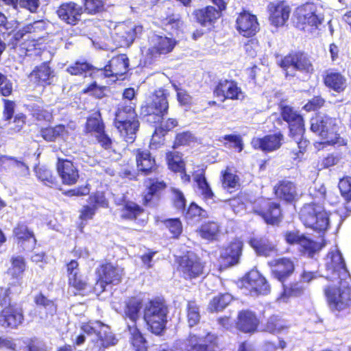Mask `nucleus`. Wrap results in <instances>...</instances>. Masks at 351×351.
<instances>
[{
  "label": "nucleus",
  "mask_w": 351,
  "mask_h": 351,
  "mask_svg": "<svg viewBox=\"0 0 351 351\" xmlns=\"http://www.w3.org/2000/svg\"><path fill=\"white\" fill-rule=\"evenodd\" d=\"M311 130L321 138V144L326 145H343L345 140L337 134V120L326 114H319L311 119Z\"/></svg>",
  "instance_id": "f257e3e1"
},
{
  "label": "nucleus",
  "mask_w": 351,
  "mask_h": 351,
  "mask_svg": "<svg viewBox=\"0 0 351 351\" xmlns=\"http://www.w3.org/2000/svg\"><path fill=\"white\" fill-rule=\"evenodd\" d=\"M141 308V300L139 298H132L126 302L124 309L125 319L130 321V323L128 322L130 341L136 351H147L146 341L136 326Z\"/></svg>",
  "instance_id": "f03ea898"
},
{
  "label": "nucleus",
  "mask_w": 351,
  "mask_h": 351,
  "mask_svg": "<svg viewBox=\"0 0 351 351\" xmlns=\"http://www.w3.org/2000/svg\"><path fill=\"white\" fill-rule=\"evenodd\" d=\"M299 216L305 226L319 232H326L330 225L329 214L321 204L311 203L304 205Z\"/></svg>",
  "instance_id": "7ed1b4c3"
},
{
  "label": "nucleus",
  "mask_w": 351,
  "mask_h": 351,
  "mask_svg": "<svg viewBox=\"0 0 351 351\" xmlns=\"http://www.w3.org/2000/svg\"><path fill=\"white\" fill-rule=\"evenodd\" d=\"M114 125L121 134V136L128 143L134 142L136 132L139 127L137 114L133 110V106L121 105L118 107Z\"/></svg>",
  "instance_id": "20e7f679"
},
{
  "label": "nucleus",
  "mask_w": 351,
  "mask_h": 351,
  "mask_svg": "<svg viewBox=\"0 0 351 351\" xmlns=\"http://www.w3.org/2000/svg\"><path fill=\"white\" fill-rule=\"evenodd\" d=\"M148 46L141 48V53L145 64H151L161 56L171 53L176 45V40L171 37L152 34L148 39Z\"/></svg>",
  "instance_id": "39448f33"
},
{
  "label": "nucleus",
  "mask_w": 351,
  "mask_h": 351,
  "mask_svg": "<svg viewBox=\"0 0 351 351\" xmlns=\"http://www.w3.org/2000/svg\"><path fill=\"white\" fill-rule=\"evenodd\" d=\"M294 17L298 27L311 32L318 29L324 19L322 8L309 3L298 7Z\"/></svg>",
  "instance_id": "423d86ee"
},
{
  "label": "nucleus",
  "mask_w": 351,
  "mask_h": 351,
  "mask_svg": "<svg viewBox=\"0 0 351 351\" xmlns=\"http://www.w3.org/2000/svg\"><path fill=\"white\" fill-rule=\"evenodd\" d=\"M81 328L88 335H95L96 339H92L95 343L92 348L93 351L104 350L117 343V339L110 331L109 326L101 322L93 321L83 324Z\"/></svg>",
  "instance_id": "0eeeda50"
},
{
  "label": "nucleus",
  "mask_w": 351,
  "mask_h": 351,
  "mask_svg": "<svg viewBox=\"0 0 351 351\" xmlns=\"http://www.w3.org/2000/svg\"><path fill=\"white\" fill-rule=\"evenodd\" d=\"M167 308L162 301L154 300L145 304L143 318L149 330L160 335L167 323Z\"/></svg>",
  "instance_id": "6e6552de"
},
{
  "label": "nucleus",
  "mask_w": 351,
  "mask_h": 351,
  "mask_svg": "<svg viewBox=\"0 0 351 351\" xmlns=\"http://www.w3.org/2000/svg\"><path fill=\"white\" fill-rule=\"evenodd\" d=\"M331 281L332 285L325 289V294L330 308L341 311L351 304V289L347 280Z\"/></svg>",
  "instance_id": "1a4fd4ad"
},
{
  "label": "nucleus",
  "mask_w": 351,
  "mask_h": 351,
  "mask_svg": "<svg viewBox=\"0 0 351 351\" xmlns=\"http://www.w3.org/2000/svg\"><path fill=\"white\" fill-rule=\"evenodd\" d=\"M326 273L323 276L330 280H346L350 274L339 250L335 247L324 259Z\"/></svg>",
  "instance_id": "9d476101"
},
{
  "label": "nucleus",
  "mask_w": 351,
  "mask_h": 351,
  "mask_svg": "<svg viewBox=\"0 0 351 351\" xmlns=\"http://www.w3.org/2000/svg\"><path fill=\"white\" fill-rule=\"evenodd\" d=\"M143 29V26L132 22L121 23L114 27L112 38L117 47H128L142 34Z\"/></svg>",
  "instance_id": "9b49d317"
},
{
  "label": "nucleus",
  "mask_w": 351,
  "mask_h": 351,
  "mask_svg": "<svg viewBox=\"0 0 351 351\" xmlns=\"http://www.w3.org/2000/svg\"><path fill=\"white\" fill-rule=\"evenodd\" d=\"M280 66L285 71L287 76L292 77L295 75L296 71L310 73L313 70L307 55L301 52L292 53L285 56Z\"/></svg>",
  "instance_id": "f8f14e48"
},
{
  "label": "nucleus",
  "mask_w": 351,
  "mask_h": 351,
  "mask_svg": "<svg viewBox=\"0 0 351 351\" xmlns=\"http://www.w3.org/2000/svg\"><path fill=\"white\" fill-rule=\"evenodd\" d=\"M128 58L125 54H120L112 58L104 69L97 71L96 75L101 78H108L106 84H110L121 79L128 71Z\"/></svg>",
  "instance_id": "ddd939ff"
},
{
  "label": "nucleus",
  "mask_w": 351,
  "mask_h": 351,
  "mask_svg": "<svg viewBox=\"0 0 351 351\" xmlns=\"http://www.w3.org/2000/svg\"><path fill=\"white\" fill-rule=\"evenodd\" d=\"M169 104L165 90H156L153 95L152 101L141 108V113L144 116L154 117V122L161 121L163 115L167 112Z\"/></svg>",
  "instance_id": "4468645a"
},
{
  "label": "nucleus",
  "mask_w": 351,
  "mask_h": 351,
  "mask_svg": "<svg viewBox=\"0 0 351 351\" xmlns=\"http://www.w3.org/2000/svg\"><path fill=\"white\" fill-rule=\"evenodd\" d=\"M178 263V270L186 279L196 278L204 274V265L193 253L180 257Z\"/></svg>",
  "instance_id": "2eb2a0df"
},
{
  "label": "nucleus",
  "mask_w": 351,
  "mask_h": 351,
  "mask_svg": "<svg viewBox=\"0 0 351 351\" xmlns=\"http://www.w3.org/2000/svg\"><path fill=\"white\" fill-rule=\"evenodd\" d=\"M243 285L252 295H266L270 291V286L267 281L256 270H252L245 276L243 280Z\"/></svg>",
  "instance_id": "dca6fc26"
},
{
  "label": "nucleus",
  "mask_w": 351,
  "mask_h": 351,
  "mask_svg": "<svg viewBox=\"0 0 351 351\" xmlns=\"http://www.w3.org/2000/svg\"><path fill=\"white\" fill-rule=\"evenodd\" d=\"M123 275V269L106 264L101 267L100 278L94 288L95 292H102L107 285H117L120 282Z\"/></svg>",
  "instance_id": "f3484780"
},
{
  "label": "nucleus",
  "mask_w": 351,
  "mask_h": 351,
  "mask_svg": "<svg viewBox=\"0 0 351 351\" xmlns=\"http://www.w3.org/2000/svg\"><path fill=\"white\" fill-rule=\"evenodd\" d=\"M215 95L223 101L226 99L242 100L244 93L237 82L232 80H220L214 90Z\"/></svg>",
  "instance_id": "a211bd4d"
},
{
  "label": "nucleus",
  "mask_w": 351,
  "mask_h": 351,
  "mask_svg": "<svg viewBox=\"0 0 351 351\" xmlns=\"http://www.w3.org/2000/svg\"><path fill=\"white\" fill-rule=\"evenodd\" d=\"M236 28L240 34L251 37L259 29V24L255 15L247 12L240 13L236 21Z\"/></svg>",
  "instance_id": "6ab92c4d"
},
{
  "label": "nucleus",
  "mask_w": 351,
  "mask_h": 351,
  "mask_svg": "<svg viewBox=\"0 0 351 351\" xmlns=\"http://www.w3.org/2000/svg\"><path fill=\"white\" fill-rule=\"evenodd\" d=\"M78 265L75 261H71L67 265L69 285L80 292L90 291L91 287L87 282L86 277L80 273Z\"/></svg>",
  "instance_id": "aec40b11"
},
{
  "label": "nucleus",
  "mask_w": 351,
  "mask_h": 351,
  "mask_svg": "<svg viewBox=\"0 0 351 351\" xmlns=\"http://www.w3.org/2000/svg\"><path fill=\"white\" fill-rule=\"evenodd\" d=\"M258 204L260 208H256L255 211L263 217L267 223L274 224L279 221L281 215L280 205L269 199H261Z\"/></svg>",
  "instance_id": "412c9836"
},
{
  "label": "nucleus",
  "mask_w": 351,
  "mask_h": 351,
  "mask_svg": "<svg viewBox=\"0 0 351 351\" xmlns=\"http://www.w3.org/2000/svg\"><path fill=\"white\" fill-rule=\"evenodd\" d=\"M23 315L21 307L9 305L0 314V325L3 327L16 328L23 323Z\"/></svg>",
  "instance_id": "4be33fe9"
},
{
  "label": "nucleus",
  "mask_w": 351,
  "mask_h": 351,
  "mask_svg": "<svg viewBox=\"0 0 351 351\" xmlns=\"http://www.w3.org/2000/svg\"><path fill=\"white\" fill-rule=\"evenodd\" d=\"M283 135L280 132L265 136L263 138H254L252 146L256 149L271 152L279 149L282 143Z\"/></svg>",
  "instance_id": "5701e85b"
},
{
  "label": "nucleus",
  "mask_w": 351,
  "mask_h": 351,
  "mask_svg": "<svg viewBox=\"0 0 351 351\" xmlns=\"http://www.w3.org/2000/svg\"><path fill=\"white\" fill-rule=\"evenodd\" d=\"M57 14L64 23L75 25L80 20L82 7L74 2L64 3L58 8Z\"/></svg>",
  "instance_id": "b1692460"
},
{
  "label": "nucleus",
  "mask_w": 351,
  "mask_h": 351,
  "mask_svg": "<svg viewBox=\"0 0 351 351\" xmlns=\"http://www.w3.org/2000/svg\"><path fill=\"white\" fill-rule=\"evenodd\" d=\"M285 239L287 242L290 244L300 245L303 248L304 251L311 256H313L316 251L321 249V246L319 243L304 236L297 230L287 232L285 234Z\"/></svg>",
  "instance_id": "393cba45"
},
{
  "label": "nucleus",
  "mask_w": 351,
  "mask_h": 351,
  "mask_svg": "<svg viewBox=\"0 0 351 351\" xmlns=\"http://www.w3.org/2000/svg\"><path fill=\"white\" fill-rule=\"evenodd\" d=\"M271 23L278 27L283 25L289 17L291 8L285 1L271 2L268 5Z\"/></svg>",
  "instance_id": "a878e982"
},
{
  "label": "nucleus",
  "mask_w": 351,
  "mask_h": 351,
  "mask_svg": "<svg viewBox=\"0 0 351 351\" xmlns=\"http://www.w3.org/2000/svg\"><path fill=\"white\" fill-rule=\"evenodd\" d=\"M281 115L289 125L291 135H301L304 133V123L302 117L289 106L282 108Z\"/></svg>",
  "instance_id": "bb28decb"
},
{
  "label": "nucleus",
  "mask_w": 351,
  "mask_h": 351,
  "mask_svg": "<svg viewBox=\"0 0 351 351\" xmlns=\"http://www.w3.org/2000/svg\"><path fill=\"white\" fill-rule=\"evenodd\" d=\"M56 167L63 184L72 185L77 182L79 178L78 170L71 161L58 158Z\"/></svg>",
  "instance_id": "cd10ccee"
},
{
  "label": "nucleus",
  "mask_w": 351,
  "mask_h": 351,
  "mask_svg": "<svg viewBox=\"0 0 351 351\" xmlns=\"http://www.w3.org/2000/svg\"><path fill=\"white\" fill-rule=\"evenodd\" d=\"M17 243L25 250H31L36 244V239L32 230L24 223H19L13 230Z\"/></svg>",
  "instance_id": "c85d7f7f"
},
{
  "label": "nucleus",
  "mask_w": 351,
  "mask_h": 351,
  "mask_svg": "<svg viewBox=\"0 0 351 351\" xmlns=\"http://www.w3.org/2000/svg\"><path fill=\"white\" fill-rule=\"evenodd\" d=\"M193 15L196 21L204 27H211L221 17V12L213 6L206 7L194 10Z\"/></svg>",
  "instance_id": "c756f323"
},
{
  "label": "nucleus",
  "mask_w": 351,
  "mask_h": 351,
  "mask_svg": "<svg viewBox=\"0 0 351 351\" xmlns=\"http://www.w3.org/2000/svg\"><path fill=\"white\" fill-rule=\"evenodd\" d=\"M117 205L120 206V217L122 219L132 220L140 216L143 210L136 203L126 199L125 195H117L114 198Z\"/></svg>",
  "instance_id": "7c9ffc66"
},
{
  "label": "nucleus",
  "mask_w": 351,
  "mask_h": 351,
  "mask_svg": "<svg viewBox=\"0 0 351 351\" xmlns=\"http://www.w3.org/2000/svg\"><path fill=\"white\" fill-rule=\"evenodd\" d=\"M145 183L147 189L143 197L144 204L154 206L159 199L160 192L166 187V184L158 178H149Z\"/></svg>",
  "instance_id": "2f4dec72"
},
{
  "label": "nucleus",
  "mask_w": 351,
  "mask_h": 351,
  "mask_svg": "<svg viewBox=\"0 0 351 351\" xmlns=\"http://www.w3.org/2000/svg\"><path fill=\"white\" fill-rule=\"evenodd\" d=\"M271 272L274 276L279 281L283 282L284 280L291 274L294 270L293 262L286 258L274 260L269 263Z\"/></svg>",
  "instance_id": "473e14b6"
},
{
  "label": "nucleus",
  "mask_w": 351,
  "mask_h": 351,
  "mask_svg": "<svg viewBox=\"0 0 351 351\" xmlns=\"http://www.w3.org/2000/svg\"><path fill=\"white\" fill-rule=\"evenodd\" d=\"M251 247L257 254L264 256H273L278 254L276 244L265 237L252 238L249 241Z\"/></svg>",
  "instance_id": "72a5a7b5"
},
{
  "label": "nucleus",
  "mask_w": 351,
  "mask_h": 351,
  "mask_svg": "<svg viewBox=\"0 0 351 351\" xmlns=\"http://www.w3.org/2000/svg\"><path fill=\"white\" fill-rule=\"evenodd\" d=\"M75 126L71 123L67 125H58L54 128H47L41 130V135L47 141H53L58 137L66 140L68 136L75 130Z\"/></svg>",
  "instance_id": "f704fd0d"
},
{
  "label": "nucleus",
  "mask_w": 351,
  "mask_h": 351,
  "mask_svg": "<svg viewBox=\"0 0 351 351\" xmlns=\"http://www.w3.org/2000/svg\"><path fill=\"white\" fill-rule=\"evenodd\" d=\"M237 328L246 333L254 332L259 324L256 315L250 311H241L238 315Z\"/></svg>",
  "instance_id": "c9c22d12"
},
{
  "label": "nucleus",
  "mask_w": 351,
  "mask_h": 351,
  "mask_svg": "<svg viewBox=\"0 0 351 351\" xmlns=\"http://www.w3.org/2000/svg\"><path fill=\"white\" fill-rule=\"evenodd\" d=\"M243 242L239 239H234L230 245L223 249L221 257L230 265H234L239 262L241 255Z\"/></svg>",
  "instance_id": "e433bc0d"
},
{
  "label": "nucleus",
  "mask_w": 351,
  "mask_h": 351,
  "mask_svg": "<svg viewBox=\"0 0 351 351\" xmlns=\"http://www.w3.org/2000/svg\"><path fill=\"white\" fill-rule=\"evenodd\" d=\"M136 160L138 171L147 174L155 167V160L147 150L138 149L136 151Z\"/></svg>",
  "instance_id": "4c0bfd02"
},
{
  "label": "nucleus",
  "mask_w": 351,
  "mask_h": 351,
  "mask_svg": "<svg viewBox=\"0 0 351 351\" xmlns=\"http://www.w3.org/2000/svg\"><path fill=\"white\" fill-rule=\"evenodd\" d=\"M275 193L279 198L287 202H293L297 196L295 185L288 180L280 182L275 187Z\"/></svg>",
  "instance_id": "58836bf2"
},
{
  "label": "nucleus",
  "mask_w": 351,
  "mask_h": 351,
  "mask_svg": "<svg viewBox=\"0 0 351 351\" xmlns=\"http://www.w3.org/2000/svg\"><path fill=\"white\" fill-rule=\"evenodd\" d=\"M52 77V71L47 63H43L36 67L29 74L31 81L36 84H49L50 78Z\"/></svg>",
  "instance_id": "ea45409f"
},
{
  "label": "nucleus",
  "mask_w": 351,
  "mask_h": 351,
  "mask_svg": "<svg viewBox=\"0 0 351 351\" xmlns=\"http://www.w3.org/2000/svg\"><path fill=\"white\" fill-rule=\"evenodd\" d=\"M325 84L337 92H341L346 87V79L339 73H328L324 79Z\"/></svg>",
  "instance_id": "a19ab883"
},
{
  "label": "nucleus",
  "mask_w": 351,
  "mask_h": 351,
  "mask_svg": "<svg viewBox=\"0 0 351 351\" xmlns=\"http://www.w3.org/2000/svg\"><path fill=\"white\" fill-rule=\"evenodd\" d=\"M287 328V322L279 316L270 317L264 325L263 330L272 334L279 333Z\"/></svg>",
  "instance_id": "79ce46f5"
},
{
  "label": "nucleus",
  "mask_w": 351,
  "mask_h": 351,
  "mask_svg": "<svg viewBox=\"0 0 351 351\" xmlns=\"http://www.w3.org/2000/svg\"><path fill=\"white\" fill-rule=\"evenodd\" d=\"M47 23L43 20L36 21L23 27L21 29L14 34V38L19 40L26 34L40 33L46 29Z\"/></svg>",
  "instance_id": "37998d69"
},
{
  "label": "nucleus",
  "mask_w": 351,
  "mask_h": 351,
  "mask_svg": "<svg viewBox=\"0 0 351 351\" xmlns=\"http://www.w3.org/2000/svg\"><path fill=\"white\" fill-rule=\"evenodd\" d=\"M17 341L25 345L24 351H48L46 343L36 337L17 339Z\"/></svg>",
  "instance_id": "c03bdc74"
},
{
  "label": "nucleus",
  "mask_w": 351,
  "mask_h": 351,
  "mask_svg": "<svg viewBox=\"0 0 351 351\" xmlns=\"http://www.w3.org/2000/svg\"><path fill=\"white\" fill-rule=\"evenodd\" d=\"M232 299V295L229 293L219 294L210 301L208 309L211 312L222 311L229 304Z\"/></svg>",
  "instance_id": "a18cd8bd"
},
{
  "label": "nucleus",
  "mask_w": 351,
  "mask_h": 351,
  "mask_svg": "<svg viewBox=\"0 0 351 351\" xmlns=\"http://www.w3.org/2000/svg\"><path fill=\"white\" fill-rule=\"evenodd\" d=\"M66 71L71 75H84V77H86L88 74L90 76L93 75V69L86 62L77 61L68 66Z\"/></svg>",
  "instance_id": "49530a36"
},
{
  "label": "nucleus",
  "mask_w": 351,
  "mask_h": 351,
  "mask_svg": "<svg viewBox=\"0 0 351 351\" xmlns=\"http://www.w3.org/2000/svg\"><path fill=\"white\" fill-rule=\"evenodd\" d=\"M167 161L169 168L175 172L184 171V165L180 153L173 152L167 154Z\"/></svg>",
  "instance_id": "de8ad7c7"
},
{
  "label": "nucleus",
  "mask_w": 351,
  "mask_h": 351,
  "mask_svg": "<svg viewBox=\"0 0 351 351\" xmlns=\"http://www.w3.org/2000/svg\"><path fill=\"white\" fill-rule=\"evenodd\" d=\"M194 180L197 185L198 192L206 199H210L213 196V193L208 185L206 178L203 173L197 174Z\"/></svg>",
  "instance_id": "09e8293b"
},
{
  "label": "nucleus",
  "mask_w": 351,
  "mask_h": 351,
  "mask_svg": "<svg viewBox=\"0 0 351 351\" xmlns=\"http://www.w3.org/2000/svg\"><path fill=\"white\" fill-rule=\"evenodd\" d=\"M219 230V226L216 222L209 221L205 223L201 226L199 230L200 236L207 240H214L216 239Z\"/></svg>",
  "instance_id": "8fccbe9b"
},
{
  "label": "nucleus",
  "mask_w": 351,
  "mask_h": 351,
  "mask_svg": "<svg viewBox=\"0 0 351 351\" xmlns=\"http://www.w3.org/2000/svg\"><path fill=\"white\" fill-rule=\"evenodd\" d=\"M186 317L189 327H193L199 323L200 314L199 306L195 301H189L186 306Z\"/></svg>",
  "instance_id": "3c124183"
},
{
  "label": "nucleus",
  "mask_w": 351,
  "mask_h": 351,
  "mask_svg": "<svg viewBox=\"0 0 351 351\" xmlns=\"http://www.w3.org/2000/svg\"><path fill=\"white\" fill-rule=\"evenodd\" d=\"M25 269V263L24 258L17 256L12 259V266L8 269V274L14 278H18L21 276Z\"/></svg>",
  "instance_id": "603ef678"
},
{
  "label": "nucleus",
  "mask_w": 351,
  "mask_h": 351,
  "mask_svg": "<svg viewBox=\"0 0 351 351\" xmlns=\"http://www.w3.org/2000/svg\"><path fill=\"white\" fill-rule=\"evenodd\" d=\"M35 172L37 178L46 185L51 186L55 184L56 178L47 167L44 166L35 167Z\"/></svg>",
  "instance_id": "864d4df0"
},
{
  "label": "nucleus",
  "mask_w": 351,
  "mask_h": 351,
  "mask_svg": "<svg viewBox=\"0 0 351 351\" xmlns=\"http://www.w3.org/2000/svg\"><path fill=\"white\" fill-rule=\"evenodd\" d=\"M86 130L88 132H93L95 135L101 134L104 130V125L100 119L99 114H95L87 119Z\"/></svg>",
  "instance_id": "5fc2aeb1"
},
{
  "label": "nucleus",
  "mask_w": 351,
  "mask_h": 351,
  "mask_svg": "<svg viewBox=\"0 0 351 351\" xmlns=\"http://www.w3.org/2000/svg\"><path fill=\"white\" fill-rule=\"evenodd\" d=\"M304 290V287L300 284H295L290 289H284V291L282 295L278 298L279 302H287L288 297L289 296H299Z\"/></svg>",
  "instance_id": "6e6d98bb"
},
{
  "label": "nucleus",
  "mask_w": 351,
  "mask_h": 351,
  "mask_svg": "<svg viewBox=\"0 0 351 351\" xmlns=\"http://www.w3.org/2000/svg\"><path fill=\"white\" fill-rule=\"evenodd\" d=\"M34 302L38 306H43L51 314L56 311V307L53 302L47 299L42 293H39L35 296Z\"/></svg>",
  "instance_id": "4d7b16f0"
},
{
  "label": "nucleus",
  "mask_w": 351,
  "mask_h": 351,
  "mask_svg": "<svg viewBox=\"0 0 351 351\" xmlns=\"http://www.w3.org/2000/svg\"><path fill=\"white\" fill-rule=\"evenodd\" d=\"M223 185L228 189L236 188L239 185V177L230 169H227L223 175Z\"/></svg>",
  "instance_id": "13d9d810"
},
{
  "label": "nucleus",
  "mask_w": 351,
  "mask_h": 351,
  "mask_svg": "<svg viewBox=\"0 0 351 351\" xmlns=\"http://www.w3.org/2000/svg\"><path fill=\"white\" fill-rule=\"evenodd\" d=\"M165 224L173 237L177 238L182 231V223L178 219H167L165 221Z\"/></svg>",
  "instance_id": "bf43d9fd"
},
{
  "label": "nucleus",
  "mask_w": 351,
  "mask_h": 351,
  "mask_svg": "<svg viewBox=\"0 0 351 351\" xmlns=\"http://www.w3.org/2000/svg\"><path fill=\"white\" fill-rule=\"evenodd\" d=\"M339 160L340 156L338 154H328L319 160L318 166L319 169L328 168L337 165Z\"/></svg>",
  "instance_id": "052dcab7"
},
{
  "label": "nucleus",
  "mask_w": 351,
  "mask_h": 351,
  "mask_svg": "<svg viewBox=\"0 0 351 351\" xmlns=\"http://www.w3.org/2000/svg\"><path fill=\"white\" fill-rule=\"evenodd\" d=\"M88 202L97 210L98 207H108V201L101 193H96L88 198Z\"/></svg>",
  "instance_id": "680f3d73"
},
{
  "label": "nucleus",
  "mask_w": 351,
  "mask_h": 351,
  "mask_svg": "<svg viewBox=\"0 0 351 351\" xmlns=\"http://www.w3.org/2000/svg\"><path fill=\"white\" fill-rule=\"evenodd\" d=\"M123 101L120 103L119 107L121 105L124 106H133V110H134L136 106V98H135V91L134 88H128L125 89L123 93Z\"/></svg>",
  "instance_id": "e2e57ef3"
},
{
  "label": "nucleus",
  "mask_w": 351,
  "mask_h": 351,
  "mask_svg": "<svg viewBox=\"0 0 351 351\" xmlns=\"http://www.w3.org/2000/svg\"><path fill=\"white\" fill-rule=\"evenodd\" d=\"M339 188L341 195L348 200H351V177H347L340 180Z\"/></svg>",
  "instance_id": "0e129e2a"
},
{
  "label": "nucleus",
  "mask_w": 351,
  "mask_h": 351,
  "mask_svg": "<svg viewBox=\"0 0 351 351\" xmlns=\"http://www.w3.org/2000/svg\"><path fill=\"white\" fill-rule=\"evenodd\" d=\"M17 158L5 155L0 156V171L12 169L16 164Z\"/></svg>",
  "instance_id": "69168bd1"
},
{
  "label": "nucleus",
  "mask_w": 351,
  "mask_h": 351,
  "mask_svg": "<svg viewBox=\"0 0 351 351\" xmlns=\"http://www.w3.org/2000/svg\"><path fill=\"white\" fill-rule=\"evenodd\" d=\"M17 339L14 341L12 337L0 336V349H8L12 351H19L16 344Z\"/></svg>",
  "instance_id": "338daca9"
},
{
  "label": "nucleus",
  "mask_w": 351,
  "mask_h": 351,
  "mask_svg": "<svg viewBox=\"0 0 351 351\" xmlns=\"http://www.w3.org/2000/svg\"><path fill=\"white\" fill-rule=\"evenodd\" d=\"M95 207L91 204L83 206L80 213V219L83 221H86L93 219L96 212Z\"/></svg>",
  "instance_id": "774afa93"
}]
</instances>
